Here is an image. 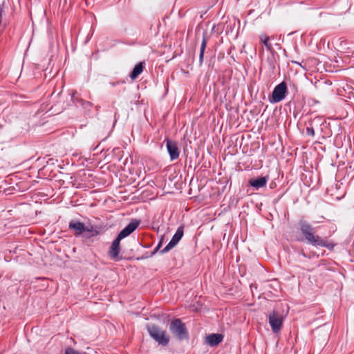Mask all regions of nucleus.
<instances>
[{"label":"nucleus","instance_id":"1","mask_svg":"<svg viewBox=\"0 0 354 354\" xmlns=\"http://www.w3.org/2000/svg\"><path fill=\"white\" fill-rule=\"evenodd\" d=\"M299 229L303 236L302 239H298L299 241H306L313 246H321L332 250L335 246L333 243L324 240L316 234L315 228L308 222L301 220L299 222Z\"/></svg>","mask_w":354,"mask_h":354},{"label":"nucleus","instance_id":"2","mask_svg":"<svg viewBox=\"0 0 354 354\" xmlns=\"http://www.w3.org/2000/svg\"><path fill=\"white\" fill-rule=\"evenodd\" d=\"M169 330L174 337L179 341L187 339L189 333L185 324L178 318L174 319L169 324Z\"/></svg>","mask_w":354,"mask_h":354},{"label":"nucleus","instance_id":"3","mask_svg":"<svg viewBox=\"0 0 354 354\" xmlns=\"http://www.w3.org/2000/svg\"><path fill=\"white\" fill-rule=\"evenodd\" d=\"M147 330L150 337L153 338L158 344L163 346H167L169 342V337L167 332L156 324H149L147 326Z\"/></svg>","mask_w":354,"mask_h":354},{"label":"nucleus","instance_id":"4","mask_svg":"<svg viewBox=\"0 0 354 354\" xmlns=\"http://www.w3.org/2000/svg\"><path fill=\"white\" fill-rule=\"evenodd\" d=\"M288 92L287 85L285 82H282L277 85L272 93V97L270 100L272 103H277L285 99Z\"/></svg>","mask_w":354,"mask_h":354},{"label":"nucleus","instance_id":"5","mask_svg":"<svg viewBox=\"0 0 354 354\" xmlns=\"http://www.w3.org/2000/svg\"><path fill=\"white\" fill-rule=\"evenodd\" d=\"M268 322L273 333L279 332L282 328L283 317L279 313L273 311L268 316Z\"/></svg>","mask_w":354,"mask_h":354},{"label":"nucleus","instance_id":"6","mask_svg":"<svg viewBox=\"0 0 354 354\" xmlns=\"http://www.w3.org/2000/svg\"><path fill=\"white\" fill-rule=\"evenodd\" d=\"M184 234V226L180 225L178 227L176 233L172 236L169 243L160 251V254H165L168 252L170 250L174 248L182 239Z\"/></svg>","mask_w":354,"mask_h":354},{"label":"nucleus","instance_id":"7","mask_svg":"<svg viewBox=\"0 0 354 354\" xmlns=\"http://www.w3.org/2000/svg\"><path fill=\"white\" fill-rule=\"evenodd\" d=\"M120 240H118V239L115 238V239H114L111 243L108 251V255L110 259L115 261H118L122 259V257L119 255L120 252Z\"/></svg>","mask_w":354,"mask_h":354},{"label":"nucleus","instance_id":"8","mask_svg":"<svg viewBox=\"0 0 354 354\" xmlns=\"http://www.w3.org/2000/svg\"><path fill=\"white\" fill-rule=\"evenodd\" d=\"M140 222L137 220L131 221L117 236L118 240H122V239L128 236L132 232H133L138 227Z\"/></svg>","mask_w":354,"mask_h":354},{"label":"nucleus","instance_id":"9","mask_svg":"<svg viewBox=\"0 0 354 354\" xmlns=\"http://www.w3.org/2000/svg\"><path fill=\"white\" fill-rule=\"evenodd\" d=\"M167 149L169 154L171 160H174L178 158L180 151L176 142L171 141L169 139L166 140Z\"/></svg>","mask_w":354,"mask_h":354},{"label":"nucleus","instance_id":"10","mask_svg":"<svg viewBox=\"0 0 354 354\" xmlns=\"http://www.w3.org/2000/svg\"><path fill=\"white\" fill-rule=\"evenodd\" d=\"M68 228L73 232V234L76 237L82 235L85 231L84 223L77 220H71L69 222Z\"/></svg>","mask_w":354,"mask_h":354},{"label":"nucleus","instance_id":"11","mask_svg":"<svg viewBox=\"0 0 354 354\" xmlns=\"http://www.w3.org/2000/svg\"><path fill=\"white\" fill-rule=\"evenodd\" d=\"M223 339V335L219 333H212L205 338L206 343L210 346H215L220 344Z\"/></svg>","mask_w":354,"mask_h":354},{"label":"nucleus","instance_id":"12","mask_svg":"<svg viewBox=\"0 0 354 354\" xmlns=\"http://www.w3.org/2000/svg\"><path fill=\"white\" fill-rule=\"evenodd\" d=\"M268 179V176L252 178L249 180L248 183L252 187L255 188L256 189H259V188H262L266 185Z\"/></svg>","mask_w":354,"mask_h":354},{"label":"nucleus","instance_id":"13","mask_svg":"<svg viewBox=\"0 0 354 354\" xmlns=\"http://www.w3.org/2000/svg\"><path fill=\"white\" fill-rule=\"evenodd\" d=\"M72 100L77 106H81L86 109H89L90 107L93 106V104L91 102L86 101L78 97H75V95L72 96Z\"/></svg>","mask_w":354,"mask_h":354},{"label":"nucleus","instance_id":"14","mask_svg":"<svg viewBox=\"0 0 354 354\" xmlns=\"http://www.w3.org/2000/svg\"><path fill=\"white\" fill-rule=\"evenodd\" d=\"M144 66H145L144 62H139L138 64H137L134 66V68L130 75V77L132 80L136 79L138 77V75L142 73Z\"/></svg>","mask_w":354,"mask_h":354},{"label":"nucleus","instance_id":"15","mask_svg":"<svg viewBox=\"0 0 354 354\" xmlns=\"http://www.w3.org/2000/svg\"><path fill=\"white\" fill-rule=\"evenodd\" d=\"M84 228H85L84 232L86 233L85 236L86 238H91V237L97 236L99 234V231H98L97 227L93 226L91 224L87 226H86L84 225Z\"/></svg>","mask_w":354,"mask_h":354},{"label":"nucleus","instance_id":"16","mask_svg":"<svg viewBox=\"0 0 354 354\" xmlns=\"http://www.w3.org/2000/svg\"><path fill=\"white\" fill-rule=\"evenodd\" d=\"M206 46H207V39H206L205 35H204L203 37L202 42H201V48H200V55H199L200 66H201L203 62L204 53H205Z\"/></svg>","mask_w":354,"mask_h":354},{"label":"nucleus","instance_id":"17","mask_svg":"<svg viewBox=\"0 0 354 354\" xmlns=\"http://www.w3.org/2000/svg\"><path fill=\"white\" fill-rule=\"evenodd\" d=\"M269 37L266 35H261L260 37V41L262 42L268 50H272V44L269 42Z\"/></svg>","mask_w":354,"mask_h":354},{"label":"nucleus","instance_id":"18","mask_svg":"<svg viewBox=\"0 0 354 354\" xmlns=\"http://www.w3.org/2000/svg\"><path fill=\"white\" fill-rule=\"evenodd\" d=\"M306 133L308 136H315V130L313 127H308L306 128Z\"/></svg>","mask_w":354,"mask_h":354},{"label":"nucleus","instance_id":"19","mask_svg":"<svg viewBox=\"0 0 354 354\" xmlns=\"http://www.w3.org/2000/svg\"><path fill=\"white\" fill-rule=\"evenodd\" d=\"M162 246V241H160L158 243V244L157 245V246L155 248L154 250H155V252H158V251L160 250V248H161Z\"/></svg>","mask_w":354,"mask_h":354},{"label":"nucleus","instance_id":"20","mask_svg":"<svg viewBox=\"0 0 354 354\" xmlns=\"http://www.w3.org/2000/svg\"><path fill=\"white\" fill-rule=\"evenodd\" d=\"M3 9L0 7V25L2 22Z\"/></svg>","mask_w":354,"mask_h":354},{"label":"nucleus","instance_id":"21","mask_svg":"<svg viewBox=\"0 0 354 354\" xmlns=\"http://www.w3.org/2000/svg\"><path fill=\"white\" fill-rule=\"evenodd\" d=\"M156 253H157V252H155V250H153L151 252V254H150V255H149V257H153Z\"/></svg>","mask_w":354,"mask_h":354},{"label":"nucleus","instance_id":"22","mask_svg":"<svg viewBox=\"0 0 354 354\" xmlns=\"http://www.w3.org/2000/svg\"><path fill=\"white\" fill-rule=\"evenodd\" d=\"M111 84L112 86H115V85L116 84V83H115V82H112V83H111Z\"/></svg>","mask_w":354,"mask_h":354},{"label":"nucleus","instance_id":"23","mask_svg":"<svg viewBox=\"0 0 354 354\" xmlns=\"http://www.w3.org/2000/svg\"><path fill=\"white\" fill-rule=\"evenodd\" d=\"M295 64H299V66H301V64H299V62H293Z\"/></svg>","mask_w":354,"mask_h":354},{"label":"nucleus","instance_id":"24","mask_svg":"<svg viewBox=\"0 0 354 354\" xmlns=\"http://www.w3.org/2000/svg\"><path fill=\"white\" fill-rule=\"evenodd\" d=\"M145 258V257H140V258H138V259H144Z\"/></svg>","mask_w":354,"mask_h":354}]
</instances>
